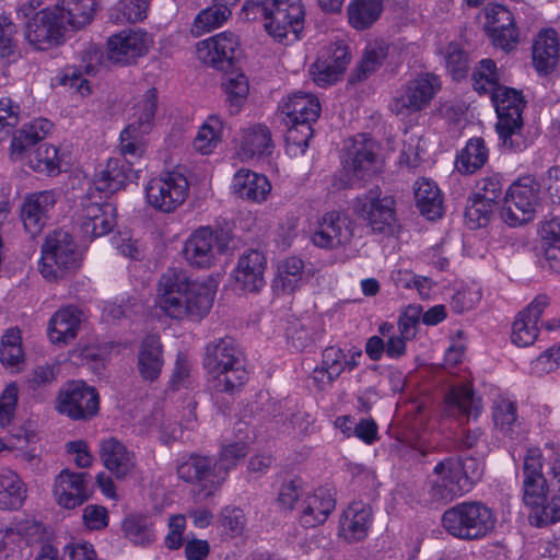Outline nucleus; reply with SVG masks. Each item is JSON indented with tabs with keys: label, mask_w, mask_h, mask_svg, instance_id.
I'll use <instances>...</instances> for the list:
<instances>
[{
	"label": "nucleus",
	"mask_w": 560,
	"mask_h": 560,
	"mask_svg": "<svg viewBox=\"0 0 560 560\" xmlns=\"http://www.w3.org/2000/svg\"><path fill=\"white\" fill-rule=\"evenodd\" d=\"M214 295L213 284L190 281L184 270L170 268L159 281L155 307L173 319L198 322L209 313Z\"/></svg>",
	"instance_id": "nucleus-1"
},
{
	"label": "nucleus",
	"mask_w": 560,
	"mask_h": 560,
	"mask_svg": "<svg viewBox=\"0 0 560 560\" xmlns=\"http://www.w3.org/2000/svg\"><path fill=\"white\" fill-rule=\"evenodd\" d=\"M483 474V465L476 458L448 456L433 467L428 476L427 494L435 504H447L468 493Z\"/></svg>",
	"instance_id": "nucleus-2"
},
{
	"label": "nucleus",
	"mask_w": 560,
	"mask_h": 560,
	"mask_svg": "<svg viewBox=\"0 0 560 560\" xmlns=\"http://www.w3.org/2000/svg\"><path fill=\"white\" fill-rule=\"evenodd\" d=\"M203 366L209 384L217 393L233 394L248 380L242 352L231 338L218 339L207 345Z\"/></svg>",
	"instance_id": "nucleus-3"
},
{
	"label": "nucleus",
	"mask_w": 560,
	"mask_h": 560,
	"mask_svg": "<svg viewBox=\"0 0 560 560\" xmlns=\"http://www.w3.org/2000/svg\"><path fill=\"white\" fill-rule=\"evenodd\" d=\"M492 104L498 114L495 125L502 147L510 152H522L530 144L522 117L525 101L522 93L503 85L493 93Z\"/></svg>",
	"instance_id": "nucleus-4"
},
{
	"label": "nucleus",
	"mask_w": 560,
	"mask_h": 560,
	"mask_svg": "<svg viewBox=\"0 0 560 560\" xmlns=\"http://www.w3.org/2000/svg\"><path fill=\"white\" fill-rule=\"evenodd\" d=\"M285 115V124L291 125L287 132L288 147H296L303 154L312 138V122L320 114V103L317 96L306 92H295L289 95L280 105Z\"/></svg>",
	"instance_id": "nucleus-5"
},
{
	"label": "nucleus",
	"mask_w": 560,
	"mask_h": 560,
	"mask_svg": "<svg viewBox=\"0 0 560 560\" xmlns=\"http://www.w3.org/2000/svg\"><path fill=\"white\" fill-rule=\"evenodd\" d=\"M445 530L460 539H478L495 525L492 511L480 502H463L447 509L442 516Z\"/></svg>",
	"instance_id": "nucleus-6"
},
{
	"label": "nucleus",
	"mask_w": 560,
	"mask_h": 560,
	"mask_svg": "<svg viewBox=\"0 0 560 560\" xmlns=\"http://www.w3.org/2000/svg\"><path fill=\"white\" fill-rule=\"evenodd\" d=\"M80 257L71 234L57 230L50 233L42 246L39 270L49 281L63 278L79 267Z\"/></svg>",
	"instance_id": "nucleus-7"
},
{
	"label": "nucleus",
	"mask_w": 560,
	"mask_h": 560,
	"mask_svg": "<svg viewBox=\"0 0 560 560\" xmlns=\"http://www.w3.org/2000/svg\"><path fill=\"white\" fill-rule=\"evenodd\" d=\"M353 212L374 232L389 234L397 223L396 201L378 187L358 196L352 202Z\"/></svg>",
	"instance_id": "nucleus-8"
},
{
	"label": "nucleus",
	"mask_w": 560,
	"mask_h": 560,
	"mask_svg": "<svg viewBox=\"0 0 560 560\" xmlns=\"http://www.w3.org/2000/svg\"><path fill=\"white\" fill-rule=\"evenodd\" d=\"M144 192L150 207L162 213H172L186 201L189 183L180 172H163L147 182Z\"/></svg>",
	"instance_id": "nucleus-9"
},
{
	"label": "nucleus",
	"mask_w": 560,
	"mask_h": 560,
	"mask_svg": "<svg viewBox=\"0 0 560 560\" xmlns=\"http://www.w3.org/2000/svg\"><path fill=\"white\" fill-rule=\"evenodd\" d=\"M540 186L533 176H524L515 180L508 189L501 218L516 226L533 220L539 205Z\"/></svg>",
	"instance_id": "nucleus-10"
},
{
	"label": "nucleus",
	"mask_w": 560,
	"mask_h": 560,
	"mask_svg": "<svg viewBox=\"0 0 560 560\" xmlns=\"http://www.w3.org/2000/svg\"><path fill=\"white\" fill-rule=\"evenodd\" d=\"M441 90L440 78L432 73H421L410 79L400 93L390 102V110L396 115H408L427 108Z\"/></svg>",
	"instance_id": "nucleus-11"
},
{
	"label": "nucleus",
	"mask_w": 560,
	"mask_h": 560,
	"mask_svg": "<svg viewBox=\"0 0 560 560\" xmlns=\"http://www.w3.org/2000/svg\"><path fill=\"white\" fill-rule=\"evenodd\" d=\"M265 28L277 42H295L303 30L304 9L301 0H271Z\"/></svg>",
	"instance_id": "nucleus-12"
},
{
	"label": "nucleus",
	"mask_w": 560,
	"mask_h": 560,
	"mask_svg": "<svg viewBox=\"0 0 560 560\" xmlns=\"http://www.w3.org/2000/svg\"><path fill=\"white\" fill-rule=\"evenodd\" d=\"M176 471L182 480L197 486L202 499L212 497L223 485L215 458L211 456L190 454L177 464Z\"/></svg>",
	"instance_id": "nucleus-13"
},
{
	"label": "nucleus",
	"mask_w": 560,
	"mask_h": 560,
	"mask_svg": "<svg viewBox=\"0 0 560 560\" xmlns=\"http://www.w3.org/2000/svg\"><path fill=\"white\" fill-rule=\"evenodd\" d=\"M66 32V16H61L55 5L38 11L26 24L27 40L39 50L60 45Z\"/></svg>",
	"instance_id": "nucleus-14"
},
{
	"label": "nucleus",
	"mask_w": 560,
	"mask_h": 560,
	"mask_svg": "<svg viewBox=\"0 0 560 560\" xmlns=\"http://www.w3.org/2000/svg\"><path fill=\"white\" fill-rule=\"evenodd\" d=\"M354 232L353 221L338 212L323 214L312 232V242L316 247L337 249L350 244Z\"/></svg>",
	"instance_id": "nucleus-15"
},
{
	"label": "nucleus",
	"mask_w": 560,
	"mask_h": 560,
	"mask_svg": "<svg viewBox=\"0 0 560 560\" xmlns=\"http://www.w3.org/2000/svg\"><path fill=\"white\" fill-rule=\"evenodd\" d=\"M100 399L96 390L84 382L68 383L59 393L57 409L74 420H85L98 411Z\"/></svg>",
	"instance_id": "nucleus-16"
},
{
	"label": "nucleus",
	"mask_w": 560,
	"mask_h": 560,
	"mask_svg": "<svg viewBox=\"0 0 560 560\" xmlns=\"http://www.w3.org/2000/svg\"><path fill=\"white\" fill-rule=\"evenodd\" d=\"M240 37L232 32H222L197 43V57L203 63L219 69L231 66L241 55Z\"/></svg>",
	"instance_id": "nucleus-17"
},
{
	"label": "nucleus",
	"mask_w": 560,
	"mask_h": 560,
	"mask_svg": "<svg viewBox=\"0 0 560 560\" xmlns=\"http://www.w3.org/2000/svg\"><path fill=\"white\" fill-rule=\"evenodd\" d=\"M523 501L534 509L541 505L551 490L548 476L542 468V453L539 448H529L523 464Z\"/></svg>",
	"instance_id": "nucleus-18"
},
{
	"label": "nucleus",
	"mask_w": 560,
	"mask_h": 560,
	"mask_svg": "<svg viewBox=\"0 0 560 560\" xmlns=\"http://www.w3.org/2000/svg\"><path fill=\"white\" fill-rule=\"evenodd\" d=\"M346 170L354 179L365 180L381 170L378 144L366 135H358L348 148Z\"/></svg>",
	"instance_id": "nucleus-19"
},
{
	"label": "nucleus",
	"mask_w": 560,
	"mask_h": 560,
	"mask_svg": "<svg viewBox=\"0 0 560 560\" xmlns=\"http://www.w3.org/2000/svg\"><path fill=\"white\" fill-rule=\"evenodd\" d=\"M80 229L85 236L100 237L109 233L116 224V208L109 202L83 197L78 212Z\"/></svg>",
	"instance_id": "nucleus-20"
},
{
	"label": "nucleus",
	"mask_w": 560,
	"mask_h": 560,
	"mask_svg": "<svg viewBox=\"0 0 560 560\" xmlns=\"http://www.w3.org/2000/svg\"><path fill=\"white\" fill-rule=\"evenodd\" d=\"M91 495L88 474L62 469L54 479L52 497L55 502L67 510L82 505Z\"/></svg>",
	"instance_id": "nucleus-21"
},
{
	"label": "nucleus",
	"mask_w": 560,
	"mask_h": 560,
	"mask_svg": "<svg viewBox=\"0 0 560 560\" xmlns=\"http://www.w3.org/2000/svg\"><path fill=\"white\" fill-rule=\"evenodd\" d=\"M151 37L140 30H124L107 40V57L115 63L127 65L145 55Z\"/></svg>",
	"instance_id": "nucleus-22"
},
{
	"label": "nucleus",
	"mask_w": 560,
	"mask_h": 560,
	"mask_svg": "<svg viewBox=\"0 0 560 560\" xmlns=\"http://www.w3.org/2000/svg\"><path fill=\"white\" fill-rule=\"evenodd\" d=\"M58 200L56 190H43L28 194L21 206V219L31 236L38 235L48 220Z\"/></svg>",
	"instance_id": "nucleus-23"
},
{
	"label": "nucleus",
	"mask_w": 560,
	"mask_h": 560,
	"mask_svg": "<svg viewBox=\"0 0 560 560\" xmlns=\"http://www.w3.org/2000/svg\"><path fill=\"white\" fill-rule=\"evenodd\" d=\"M224 245L209 228L196 230L185 242L183 254L187 262L197 268H210Z\"/></svg>",
	"instance_id": "nucleus-24"
},
{
	"label": "nucleus",
	"mask_w": 560,
	"mask_h": 560,
	"mask_svg": "<svg viewBox=\"0 0 560 560\" xmlns=\"http://www.w3.org/2000/svg\"><path fill=\"white\" fill-rule=\"evenodd\" d=\"M486 27L495 47L509 51L517 42V31L514 16L508 8L490 3L486 8Z\"/></svg>",
	"instance_id": "nucleus-25"
},
{
	"label": "nucleus",
	"mask_w": 560,
	"mask_h": 560,
	"mask_svg": "<svg viewBox=\"0 0 560 560\" xmlns=\"http://www.w3.org/2000/svg\"><path fill=\"white\" fill-rule=\"evenodd\" d=\"M100 457L117 479H125L135 471L137 466L136 454L113 436L101 442Z\"/></svg>",
	"instance_id": "nucleus-26"
},
{
	"label": "nucleus",
	"mask_w": 560,
	"mask_h": 560,
	"mask_svg": "<svg viewBox=\"0 0 560 560\" xmlns=\"http://www.w3.org/2000/svg\"><path fill=\"white\" fill-rule=\"evenodd\" d=\"M548 303V296L538 295L526 310L518 313L512 327L511 338L513 343L518 347H527L534 343L538 336V320Z\"/></svg>",
	"instance_id": "nucleus-27"
},
{
	"label": "nucleus",
	"mask_w": 560,
	"mask_h": 560,
	"mask_svg": "<svg viewBox=\"0 0 560 560\" xmlns=\"http://www.w3.org/2000/svg\"><path fill=\"white\" fill-rule=\"evenodd\" d=\"M267 261L264 254L256 249L245 250L238 258L233 277L240 287L247 291H258L265 285Z\"/></svg>",
	"instance_id": "nucleus-28"
},
{
	"label": "nucleus",
	"mask_w": 560,
	"mask_h": 560,
	"mask_svg": "<svg viewBox=\"0 0 560 560\" xmlns=\"http://www.w3.org/2000/svg\"><path fill=\"white\" fill-rule=\"evenodd\" d=\"M336 500L327 488H318L307 493L300 503V522L304 527L324 524L335 510Z\"/></svg>",
	"instance_id": "nucleus-29"
},
{
	"label": "nucleus",
	"mask_w": 560,
	"mask_h": 560,
	"mask_svg": "<svg viewBox=\"0 0 560 560\" xmlns=\"http://www.w3.org/2000/svg\"><path fill=\"white\" fill-rule=\"evenodd\" d=\"M82 323V312L74 306L58 310L49 319L47 334L55 345H67L75 339Z\"/></svg>",
	"instance_id": "nucleus-30"
},
{
	"label": "nucleus",
	"mask_w": 560,
	"mask_h": 560,
	"mask_svg": "<svg viewBox=\"0 0 560 560\" xmlns=\"http://www.w3.org/2000/svg\"><path fill=\"white\" fill-rule=\"evenodd\" d=\"M371 522V508L362 502H354L343 512L340 535L349 542L360 541L368 536Z\"/></svg>",
	"instance_id": "nucleus-31"
},
{
	"label": "nucleus",
	"mask_w": 560,
	"mask_h": 560,
	"mask_svg": "<svg viewBox=\"0 0 560 560\" xmlns=\"http://www.w3.org/2000/svg\"><path fill=\"white\" fill-rule=\"evenodd\" d=\"M271 150V133L266 126L258 124L243 130L237 150L242 161L269 155Z\"/></svg>",
	"instance_id": "nucleus-32"
},
{
	"label": "nucleus",
	"mask_w": 560,
	"mask_h": 560,
	"mask_svg": "<svg viewBox=\"0 0 560 560\" xmlns=\"http://www.w3.org/2000/svg\"><path fill=\"white\" fill-rule=\"evenodd\" d=\"M52 124L47 119H36L25 125L13 136L10 147V158L13 161L28 159L30 149L43 140L51 130Z\"/></svg>",
	"instance_id": "nucleus-33"
},
{
	"label": "nucleus",
	"mask_w": 560,
	"mask_h": 560,
	"mask_svg": "<svg viewBox=\"0 0 560 560\" xmlns=\"http://www.w3.org/2000/svg\"><path fill=\"white\" fill-rule=\"evenodd\" d=\"M164 364L162 343L156 335H148L140 343L137 368L147 381L156 380Z\"/></svg>",
	"instance_id": "nucleus-34"
},
{
	"label": "nucleus",
	"mask_w": 560,
	"mask_h": 560,
	"mask_svg": "<svg viewBox=\"0 0 560 560\" xmlns=\"http://www.w3.org/2000/svg\"><path fill=\"white\" fill-rule=\"evenodd\" d=\"M232 189L243 199L261 202L269 195L271 185L265 175L242 168L233 177Z\"/></svg>",
	"instance_id": "nucleus-35"
},
{
	"label": "nucleus",
	"mask_w": 560,
	"mask_h": 560,
	"mask_svg": "<svg viewBox=\"0 0 560 560\" xmlns=\"http://www.w3.org/2000/svg\"><path fill=\"white\" fill-rule=\"evenodd\" d=\"M444 412L447 417L465 416L477 418L482 409L479 398L475 397L469 385L454 386L446 394Z\"/></svg>",
	"instance_id": "nucleus-36"
},
{
	"label": "nucleus",
	"mask_w": 560,
	"mask_h": 560,
	"mask_svg": "<svg viewBox=\"0 0 560 560\" xmlns=\"http://www.w3.org/2000/svg\"><path fill=\"white\" fill-rule=\"evenodd\" d=\"M131 167L121 159H109L95 174L94 186L100 192L114 194L130 178Z\"/></svg>",
	"instance_id": "nucleus-37"
},
{
	"label": "nucleus",
	"mask_w": 560,
	"mask_h": 560,
	"mask_svg": "<svg viewBox=\"0 0 560 560\" xmlns=\"http://www.w3.org/2000/svg\"><path fill=\"white\" fill-rule=\"evenodd\" d=\"M492 420L494 428L504 438L514 440L518 434L516 401L503 394L495 396L492 402Z\"/></svg>",
	"instance_id": "nucleus-38"
},
{
	"label": "nucleus",
	"mask_w": 560,
	"mask_h": 560,
	"mask_svg": "<svg viewBox=\"0 0 560 560\" xmlns=\"http://www.w3.org/2000/svg\"><path fill=\"white\" fill-rule=\"evenodd\" d=\"M559 59V38L553 30L541 31L533 45V61L539 72H549Z\"/></svg>",
	"instance_id": "nucleus-39"
},
{
	"label": "nucleus",
	"mask_w": 560,
	"mask_h": 560,
	"mask_svg": "<svg viewBox=\"0 0 560 560\" xmlns=\"http://www.w3.org/2000/svg\"><path fill=\"white\" fill-rule=\"evenodd\" d=\"M159 108L158 91L152 88L147 90L136 100L127 127L149 133L154 125L155 114Z\"/></svg>",
	"instance_id": "nucleus-40"
},
{
	"label": "nucleus",
	"mask_w": 560,
	"mask_h": 560,
	"mask_svg": "<svg viewBox=\"0 0 560 560\" xmlns=\"http://www.w3.org/2000/svg\"><path fill=\"white\" fill-rule=\"evenodd\" d=\"M538 234L549 268L560 272V217L544 220Z\"/></svg>",
	"instance_id": "nucleus-41"
},
{
	"label": "nucleus",
	"mask_w": 560,
	"mask_h": 560,
	"mask_svg": "<svg viewBox=\"0 0 560 560\" xmlns=\"http://www.w3.org/2000/svg\"><path fill=\"white\" fill-rule=\"evenodd\" d=\"M96 4V0H60L55 8L66 16L67 27L80 30L93 20Z\"/></svg>",
	"instance_id": "nucleus-42"
},
{
	"label": "nucleus",
	"mask_w": 560,
	"mask_h": 560,
	"mask_svg": "<svg viewBox=\"0 0 560 560\" xmlns=\"http://www.w3.org/2000/svg\"><path fill=\"white\" fill-rule=\"evenodd\" d=\"M416 205L429 220L440 218L442 214V197L436 184L430 179L421 178L416 183Z\"/></svg>",
	"instance_id": "nucleus-43"
},
{
	"label": "nucleus",
	"mask_w": 560,
	"mask_h": 560,
	"mask_svg": "<svg viewBox=\"0 0 560 560\" xmlns=\"http://www.w3.org/2000/svg\"><path fill=\"white\" fill-rule=\"evenodd\" d=\"M383 12V0H351L348 5L349 23L355 30L369 28Z\"/></svg>",
	"instance_id": "nucleus-44"
},
{
	"label": "nucleus",
	"mask_w": 560,
	"mask_h": 560,
	"mask_svg": "<svg viewBox=\"0 0 560 560\" xmlns=\"http://www.w3.org/2000/svg\"><path fill=\"white\" fill-rule=\"evenodd\" d=\"M304 264L298 257H289L278 265V272L273 280V289L280 293H291L302 282Z\"/></svg>",
	"instance_id": "nucleus-45"
},
{
	"label": "nucleus",
	"mask_w": 560,
	"mask_h": 560,
	"mask_svg": "<svg viewBox=\"0 0 560 560\" xmlns=\"http://www.w3.org/2000/svg\"><path fill=\"white\" fill-rule=\"evenodd\" d=\"M28 489L13 470L2 472V510H19L27 499Z\"/></svg>",
	"instance_id": "nucleus-46"
},
{
	"label": "nucleus",
	"mask_w": 560,
	"mask_h": 560,
	"mask_svg": "<svg viewBox=\"0 0 560 560\" xmlns=\"http://www.w3.org/2000/svg\"><path fill=\"white\" fill-rule=\"evenodd\" d=\"M488 160V149L480 138L470 139L456 158L455 166L462 174H472Z\"/></svg>",
	"instance_id": "nucleus-47"
},
{
	"label": "nucleus",
	"mask_w": 560,
	"mask_h": 560,
	"mask_svg": "<svg viewBox=\"0 0 560 560\" xmlns=\"http://www.w3.org/2000/svg\"><path fill=\"white\" fill-rule=\"evenodd\" d=\"M25 353L22 345L21 330L16 327L9 328L2 335V365L11 369L13 373L23 370Z\"/></svg>",
	"instance_id": "nucleus-48"
},
{
	"label": "nucleus",
	"mask_w": 560,
	"mask_h": 560,
	"mask_svg": "<svg viewBox=\"0 0 560 560\" xmlns=\"http://www.w3.org/2000/svg\"><path fill=\"white\" fill-rule=\"evenodd\" d=\"M501 80L502 73L491 59H482L472 73L475 91L479 94H489L490 97L503 86Z\"/></svg>",
	"instance_id": "nucleus-49"
},
{
	"label": "nucleus",
	"mask_w": 560,
	"mask_h": 560,
	"mask_svg": "<svg viewBox=\"0 0 560 560\" xmlns=\"http://www.w3.org/2000/svg\"><path fill=\"white\" fill-rule=\"evenodd\" d=\"M387 56V48L382 43H370L364 50L361 61L350 77L351 82H361L374 73Z\"/></svg>",
	"instance_id": "nucleus-50"
},
{
	"label": "nucleus",
	"mask_w": 560,
	"mask_h": 560,
	"mask_svg": "<svg viewBox=\"0 0 560 560\" xmlns=\"http://www.w3.org/2000/svg\"><path fill=\"white\" fill-rule=\"evenodd\" d=\"M148 10V0H118L109 10V20L116 24L141 22Z\"/></svg>",
	"instance_id": "nucleus-51"
},
{
	"label": "nucleus",
	"mask_w": 560,
	"mask_h": 560,
	"mask_svg": "<svg viewBox=\"0 0 560 560\" xmlns=\"http://www.w3.org/2000/svg\"><path fill=\"white\" fill-rule=\"evenodd\" d=\"M220 3L209 7L200 11L194 21L192 30L197 35L211 32L223 25L224 22L231 16V10L226 2L218 0Z\"/></svg>",
	"instance_id": "nucleus-52"
},
{
	"label": "nucleus",
	"mask_w": 560,
	"mask_h": 560,
	"mask_svg": "<svg viewBox=\"0 0 560 560\" xmlns=\"http://www.w3.org/2000/svg\"><path fill=\"white\" fill-rule=\"evenodd\" d=\"M222 129V121L218 117H209L199 127L194 139V149L203 155L212 153L221 141Z\"/></svg>",
	"instance_id": "nucleus-53"
},
{
	"label": "nucleus",
	"mask_w": 560,
	"mask_h": 560,
	"mask_svg": "<svg viewBox=\"0 0 560 560\" xmlns=\"http://www.w3.org/2000/svg\"><path fill=\"white\" fill-rule=\"evenodd\" d=\"M62 155L58 148L47 143L40 144L28 155V165L36 172L57 174L60 171Z\"/></svg>",
	"instance_id": "nucleus-54"
},
{
	"label": "nucleus",
	"mask_w": 560,
	"mask_h": 560,
	"mask_svg": "<svg viewBox=\"0 0 560 560\" xmlns=\"http://www.w3.org/2000/svg\"><path fill=\"white\" fill-rule=\"evenodd\" d=\"M247 453L248 446L245 442H232L222 446L215 462L223 482L229 472L237 466L238 462L243 459Z\"/></svg>",
	"instance_id": "nucleus-55"
},
{
	"label": "nucleus",
	"mask_w": 560,
	"mask_h": 560,
	"mask_svg": "<svg viewBox=\"0 0 560 560\" xmlns=\"http://www.w3.org/2000/svg\"><path fill=\"white\" fill-rule=\"evenodd\" d=\"M147 133L140 130L126 127L120 132V152L125 158L127 165H131L133 160H138L145 151L144 136Z\"/></svg>",
	"instance_id": "nucleus-56"
},
{
	"label": "nucleus",
	"mask_w": 560,
	"mask_h": 560,
	"mask_svg": "<svg viewBox=\"0 0 560 560\" xmlns=\"http://www.w3.org/2000/svg\"><path fill=\"white\" fill-rule=\"evenodd\" d=\"M223 86L231 113H237L249 92L247 78L243 73H230Z\"/></svg>",
	"instance_id": "nucleus-57"
},
{
	"label": "nucleus",
	"mask_w": 560,
	"mask_h": 560,
	"mask_svg": "<svg viewBox=\"0 0 560 560\" xmlns=\"http://www.w3.org/2000/svg\"><path fill=\"white\" fill-rule=\"evenodd\" d=\"M541 453L549 486L552 491L560 492V443L546 445Z\"/></svg>",
	"instance_id": "nucleus-58"
},
{
	"label": "nucleus",
	"mask_w": 560,
	"mask_h": 560,
	"mask_svg": "<svg viewBox=\"0 0 560 560\" xmlns=\"http://www.w3.org/2000/svg\"><path fill=\"white\" fill-rule=\"evenodd\" d=\"M495 203L474 196L471 203L466 208L465 217L470 229L485 226L494 210Z\"/></svg>",
	"instance_id": "nucleus-59"
},
{
	"label": "nucleus",
	"mask_w": 560,
	"mask_h": 560,
	"mask_svg": "<svg viewBox=\"0 0 560 560\" xmlns=\"http://www.w3.org/2000/svg\"><path fill=\"white\" fill-rule=\"evenodd\" d=\"M220 526L232 537L241 536L246 526L244 512L234 506H225L219 514Z\"/></svg>",
	"instance_id": "nucleus-60"
},
{
	"label": "nucleus",
	"mask_w": 560,
	"mask_h": 560,
	"mask_svg": "<svg viewBox=\"0 0 560 560\" xmlns=\"http://www.w3.org/2000/svg\"><path fill=\"white\" fill-rule=\"evenodd\" d=\"M445 63L454 79L465 75L468 69V57L464 49L456 43H450L445 49Z\"/></svg>",
	"instance_id": "nucleus-61"
},
{
	"label": "nucleus",
	"mask_w": 560,
	"mask_h": 560,
	"mask_svg": "<svg viewBox=\"0 0 560 560\" xmlns=\"http://www.w3.org/2000/svg\"><path fill=\"white\" fill-rule=\"evenodd\" d=\"M318 58L327 61L328 65L342 74L345 73L351 56L347 45L343 43H336L320 50Z\"/></svg>",
	"instance_id": "nucleus-62"
},
{
	"label": "nucleus",
	"mask_w": 560,
	"mask_h": 560,
	"mask_svg": "<svg viewBox=\"0 0 560 560\" xmlns=\"http://www.w3.org/2000/svg\"><path fill=\"white\" fill-rule=\"evenodd\" d=\"M532 518L538 527H542L560 521V495H555L550 501L533 509Z\"/></svg>",
	"instance_id": "nucleus-63"
},
{
	"label": "nucleus",
	"mask_w": 560,
	"mask_h": 560,
	"mask_svg": "<svg viewBox=\"0 0 560 560\" xmlns=\"http://www.w3.org/2000/svg\"><path fill=\"white\" fill-rule=\"evenodd\" d=\"M126 536L135 544L144 545L153 540V530L138 517H128L124 522Z\"/></svg>",
	"instance_id": "nucleus-64"
}]
</instances>
